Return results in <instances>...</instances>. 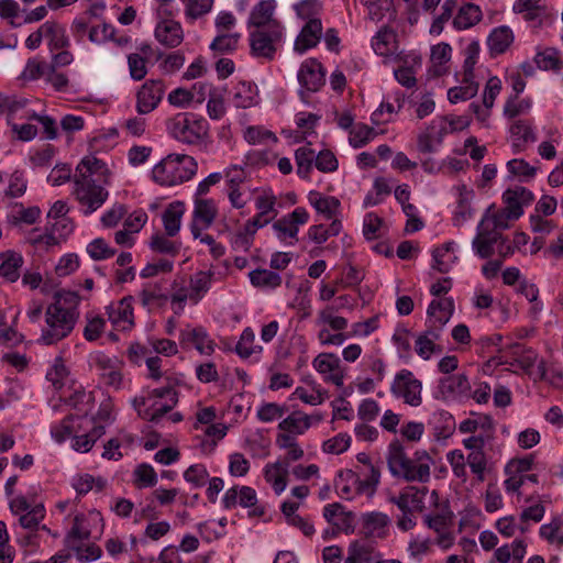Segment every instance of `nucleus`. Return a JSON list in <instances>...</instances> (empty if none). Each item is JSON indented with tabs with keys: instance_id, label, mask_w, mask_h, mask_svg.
I'll return each instance as SVG.
<instances>
[{
	"instance_id": "1",
	"label": "nucleus",
	"mask_w": 563,
	"mask_h": 563,
	"mask_svg": "<svg viewBox=\"0 0 563 563\" xmlns=\"http://www.w3.org/2000/svg\"><path fill=\"white\" fill-rule=\"evenodd\" d=\"M111 175L107 164L93 155L79 162L73 176L71 195L84 216L92 214L106 203Z\"/></svg>"
},
{
	"instance_id": "2",
	"label": "nucleus",
	"mask_w": 563,
	"mask_h": 563,
	"mask_svg": "<svg viewBox=\"0 0 563 563\" xmlns=\"http://www.w3.org/2000/svg\"><path fill=\"white\" fill-rule=\"evenodd\" d=\"M80 297L70 290H60L55 301L45 311V328L40 341L46 345L55 344L67 338L74 330L79 318Z\"/></svg>"
},
{
	"instance_id": "3",
	"label": "nucleus",
	"mask_w": 563,
	"mask_h": 563,
	"mask_svg": "<svg viewBox=\"0 0 563 563\" xmlns=\"http://www.w3.org/2000/svg\"><path fill=\"white\" fill-rule=\"evenodd\" d=\"M432 457L427 451H416L412 457H409L404 446L394 441L388 446L387 466L389 472L406 482L428 483L431 477Z\"/></svg>"
},
{
	"instance_id": "4",
	"label": "nucleus",
	"mask_w": 563,
	"mask_h": 563,
	"mask_svg": "<svg viewBox=\"0 0 563 563\" xmlns=\"http://www.w3.org/2000/svg\"><path fill=\"white\" fill-rule=\"evenodd\" d=\"M198 170L192 156L186 154H168L152 169L153 180L162 187H174L189 181Z\"/></svg>"
},
{
	"instance_id": "5",
	"label": "nucleus",
	"mask_w": 563,
	"mask_h": 563,
	"mask_svg": "<svg viewBox=\"0 0 563 563\" xmlns=\"http://www.w3.org/2000/svg\"><path fill=\"white\" fill-rule=\"evenodd\" d=\"M169 134L184 144L199 145L209 136V123L194 113H178L167 121Z\"/></svg>"
},
{
	"instance_id": "6",
	"label": "nucleus",
	"mask_w": 563,
	"mask_h": 563,
	"mask_svg": "<svg viewBox=\"0 0 563 563\" xmlns=\"http://www.w3.org/2000/svg\"><path fill=\"white\" fill-rule=\"evenodd\" d=\"M178 402V394L172 387L153 389L147 397L133 400V406L139 416L147 421L157 422L170 411Z\"/></svg>"
},
{
	"instance_id": "7",
	"label": "nucleus",
	"mask_w": 563,
	"mask_h": 563,
	"mask_svg": "<svg viewBox=\"0 0 563 563\" xmlns=\"http://www.w3.org/2000/svg\"><path fill=\"white\" fill-rule=\"evenodd\" d=\"M9 508L14 516L19 517L20 527L30 531V534L25 537V542L30 543L32 533L38 529L45 518L44 505L32 504L25 496L18 495L10 499Z\"/></svg>"
},
{
	"instance_id": "8",
	"label": "nucleus",
	"mask_w": 563,
	"mask_h": 563,
	"mask_svg": "<svg viewBox=\"0 0 563 563\" xmlns=\"http://www.w3.org/2000/svg\"><path fill=\"white\" fill-rule=\"evenodd\" d=\"M390 391L411 407H419L422 404V383L409 369H401L395 375Z\"/></svg>"
},
{
	"instance_id": "9",
	"label": "nucleus",
	"mask_w": 563,
	"mask_h": 563,
	"mask_svg": "<svg viewBox=\"0 0 563 563\" xmlns=\"http://www.w3.org/2000/svg\"><path fill=\"white\" fill-rule=\"evenodd\" d=\"M283 36L282 23H273L272 29H260L251 32L250 45L252 54L272 60L275 57L276 44Z\"/></svg>"
},
{
	"instance_id": "10",
	"label": "nucleus",
	"mask_w": 563,
	"mask_h": 563,
	"mask_svg": "<svg viewBox=\"0 0 563 563\" xmlns=\"http://www.w3.org/2000/svg\"><path fill=\"white\" fill-rule=\"evenodd\" d=\"M222 505L225 509H232L238 505L243 508H252L250 516L254 517H261L265 514V508L257 505L255 489L250 486H233L229 488L222 498Z\"/></svg>"
},
{
	"instance_id": "11",
	"label": "nucleus",
	"mask_w": 563,
	"mask_h": 563,
	"mask_svg": "<svg viewBox=\"0 0 563 563\" xmlns=\"http://www.w3.org/2000/svg\"><path fill=\"white\" fill-rule=\"evenodd\" d=\"M312 367L322 376L324 383L336 387L343 386L345 371L336 354L328 352L318 354L312 360Z\"/></svg>"
},
{
	"instance_id": "12",
	"label": "nucleus",
	"mask_w": 563,
	"mask_h": 563,
	"mask_svg": "<svg viewBox=\"0 0 563 563\" xmlns=\"http://www.w3.org/2000/svg\"><path fill=\"white\" fill-rule=\"evenodd\" d=\"M165 90L163 80H146L136 93V111L140 114H147L155 110L162 101Z\"/></svg>"
},
{
	"instance_id": "13",
	"label": "nucleus",
	"mask_w": 563,
	"mask_h": 563,
	"mask_svg": "<svg viewBox=\"0 0 563 563\" xmlns=\"http://www.w3.org/2000/svg\"><path fill=\"white\" fill-rule=\"evenodd\" d=\"M93 363L99 372L101 382L108 387L120 389L123 384V363L117 357H110L103 353L93 356Z\"/></svg>"
},
{
	"instance_id": "14",
	"label": "nucleus",
	"mask_w": 563,
	"mask_h": 563,
	"mask_svg": "<svg viewBox=\"0 0 563 563\" xmlns=\"http://www.w3.org/2000/svg\"><path fill=\"white\" fill-rule=\"evenodd\" d=\"M133 298L123 297L112 301L107 308L108 319L118 331H128L134 327Z\"/></svg>"
},
{
	"instance_id": "15",
	"label": "nucleus",
	"mask_w": 563,
	"mask_h": 563,
	"mask_svg": "<svg viewBox=\"0 0 563 563\" xmlns=\"http://www.w3.org/2000/svg\"><path fill=\"white\" fill-rule=\"evenodd\" d=\"M448 134H450V130L446 124V119H444V117L434 118L427 130L418 135V151L423 154L433 153Z\"/></svg>"
},
{
	"instance_id": "16",
	"label": "nucleus",
	"mask_w": 563,
	"mask_h": 563,
	"mask_svg": "<svg viewBox=\"0 0 563 563\" xmlns=\"http://www.w3.org/2000/svg\"><path fill=\"white\" fill-rule=\"evenodd\" d=\"M471 384L465 374H455L442 377L438 383V398L442 400H457L470 395Z\"/></svg>"
},
{
	"instance_id": "17",
	"label": "nucleus",
	"mask_w": 563,
	"mask_h": 563,
	"mask_svg": "<svg viewBox=\"0 0 563 563\" xmlns=\"http://www.w3.org/2000/svg\"><path fill=\"white\" fill-rule=\"evenodd\" d=\"M179 342L183 346L194 345L202 355L210 356L216 351V342L210 338L203 327L187 325L179 332Z\"/></svg>"
},
{
	"instance_id": "18",
	"label": "nucleus",
	"mask_w": 563,
	"mask_h": 563,
	"mask_svg": "<svg viewBox=\"0 0 563 563\" xmlns=\"http://www.w3.org/2000/svg\"><path fill=\"white\" fill-rule=\"evenodd\" d=\"M429 489L427 486L408 485L404 487L398 496H393L389 501L396 505L399 510H410L422 512L424 510V499Z\"/></svg>"
},
{
	"instance_id": "19",
	"label": "nucleus",
	"mask_w": 563,
	"mask_h": 563,
	"mask_svg": "<svg viewBox=\"0 0 563 563\" xmlns=\"http://www.w3.org/2000/svg\"><path fill=\"white\" fill-rule=\"evenodd\" d=\"M309 214L305 208H296L289 214L278 219L273 223V229L276 231L280 240L291 239L297 241L299 225L308 222Z\"/></svg>"
},
{
	"instance_id": "20",
	"label": "nucleus",
	"mask_w": 563,
	"mask_h": 563,
	"mask_svg": "<svg viewBox=\"0 0 563 563\" xmlns=\"http://www.w3.org/2000/svg\"><path fill=\"white\" fill-rule=\"evenodd\" d=\"M325 73L321 63L314 58L306 59L299 68L298 81L309 92H317L324 85Z\"/></svg>"
},
{
	"instance_id": "21",
	"label": "nucleus",
	"mask_w": 563,
	"mask_h": 563,
	"mask_svg": "<svg viewBox=\"0 0 563 563\" xmlns=\"http://www.w3.org/2000/svg\"><path fill=\"white\" fill-rule=\"evenodd\" d=\"M154 35L162 45L169 48L179 46L184 41L183 26L173 19L159 21L155 26Z\"/></svg>"
},
{
	"instance_id": "22",
	"label": "nucleus",
	"mask_w": 563,
	"mask_h": 563,
	"mask_svg": "<svg viewBox=\"0 0 563 563\" xmlns=\"http://www.w3.org/2000/svg\"><path fill=\"white\" fill-rule=\"evenodd\" d=\"M372 47L376 54L387 60H397L399 57L397 34L387 26L382 27L373 37Z\"/></svg>"
},
{
	"instance_id": "23",
	"label": "nucleus",
	"mask_w": 563,
	"mask_h": 563,
	"mask_svg": "<svg viewBox=\"0 0 563 563\" xmlns=\"http://www.w3.org/2000/svg\"><path fill=\"white\" fill-rule=\"evenodd\" d=\"M218 217V206L213 199L195 196L190 225L210 228Z\"/></svg>"
},
{
	"instance_id": "24",
	"label": "nucleus",
	"mask_w": 563,
	"mask_h": 563,
	"mask_svg": "<svg viewBox=\"0 0 563 563\" xmlns=\"http://www.w3.org/2000/svg\"><path fill=\"white\" fill-rule=\"evenodd\" d=\"M87 424H90V420L86 416H67L52 428L51 433L56 442L63 443L73 439L75 433L86 431Z\"/></svg>"
},
{
	"instance_id": "25",
	"label": "nucleus",
	"mask_w": 563,
	"mask_h": 563,
	"mask_svg": "<svg viewBox=\"0 0 563 563\" xmlns=\"http://www.w3.org/2000/svg\"><path fill=\"white\" fill-rule=\"evenodd\" d=\"M515 41L512 30L507 25L494 27L487 37V47L492 57L505 54Z\"/></svg>"
},
{
	"instance_id": "26",
	"label": "nucleus",
	"mask_w": 563,
	"mask_h": 563,
	"mask_svg": "<svg viewBox=\"0 0 563 563\" xmlns=\"http://www.w3.org/2000/svg\"><path fill=\"white\" fill-rule=\"evenodd\" d=\"M322 35L321 20L307 21L295 42V51L302 54L317 46Z\"/></svg>"
},
{
	"instance_id": "27",
	"label": "nucleus",
	"mask_w": 563,
	"mask_h": 563,
	"mask_svg": "<svg viewBox=\"0 0 563 563\" xmlns=\"http://www.w3.org/2000/svg\"><path fill=\"white\" fill-rule=\"evenodd\" d=\"M500 238L499 232H493L487 228V221H481L477 227V234L473 240V247L482 258H487L494 253V245Z\"/></svg>"
},
{
	"instance_id": "28",
	"label": "nucleus",
	"mask_w": 563,
	"mask_h": 563,
	"mask_svg": "<svg viewBox=\"0 0 563 563\" xmlns=\"http://www.w3.org/2000/svg\"><path fill=\"white\" fill-rule=\"evenodd\" d=\"M274 0H264L257 3L251 11L249 25L260 29H272L273 23H280L274 19L275 11Z\"/></svg>"
},
{
	"instance_id": "29",
	"label": "nucleus",
	"mask_w": 563,
	"mask_h": 563,
	"mask_svg": "<svg viewBox=\"0 0 563 563\" xmlns=\"http://www.w3.org/2000/svg\"><path fill=\"white\" fill-rule=\"evenodd\" d=\"M379 556L373 542L353 540L347 547L344 563H372Z\"/></svg>"
},
{
	"instance_id": "30",
	"label": "nucleus",
	"mask_w": 563,
	"mask_h": 563,
	"mask_svg": "<svg viewBox=\"0 0 563 563\" xmlns=\"http://www.w3.org/2000/svg\"><path fill=\"white\" fill-rule=\"evenodd\" d=\"M104 433L106 428L103 424H96L90 420L86 431L75 433L71 440V448L77 452L87 453Z\"/></svg>"
},
{
	"instance_id": "31",
	"label": "nucleus",
	"mask_w": 563,
	"mask_h": 563,
	"mask_svg": "<svg viewBox=\"0 0 563 563\" xmlns=\"http://www.w3.org/2000/svg\"><path fill=\"white\" fill-rule=\"evenodd\" d=\"M44 41L51 53L62 48H68L70 45L66 29L60 23L49 20L44 22Z\"/></svg>"
},
{
	"instance_id": "32",
	"label": "nucleus",
	"mask_w": 563,
	"mask_h": 563,
	"mask_svg": "<svg viewBox=\"0 0 563 563\" xmlns=\"http://www.w3.org/2000/svg\"><path fill=\"white\" fill-rule=\"evenodd\" d=\"M243 449L252 457L265 459L269 455L271 439L264 430L249 431L243 441Z\"/></svg>"
},
{
	"instance_id": "33",
	"label": "nucleus",
	"mask_w": 563,
	"mask_h": 563,
	"mask_svg": "<svg viewBox=\"0 0 563 563\" xmlns=\"http://www.w3.org/2000/svg\"><path fill=\"white\" fill-rule=\"evenodd\" d=\"M454 311V301L450 297L434 299L428 307V322L444 327Z\"/></svg>"
},
{
	"instance_id": "34",
	"label": "nucleus",
	"mask_w": 563,
	"mask_h": 563,
	"mask_svg": "<svg viewBox=\"0 0 563 563\" xmlns=\"http://www.w3.org/2000/svg\"><path fill=\"white\" fill-rule=\"evenodd\" d=\"M185 210L186 208L183 201H174L164 210L162 221L167 236H175L178 234Z\"/></svg>"
},
{
	"instance_id": "35",
	"label": "nucleus",
	"mask_w": 563,
	"mask_h": 563,
	"mask_svg": "<svg viewBox=\"0 0 563 563\" xmlns=\"http://www.w3.org/2000/svg\"><path fill=\"white\" fill-rule=\"evenodd\" d=\"M362 521L367 538L383 539L386 537V528L389 523L387 515L378 511L368 512L363 516Z\"/></svg>"
},
{
	"instance_id": "36",
	"label": "nucleus",
	"mask_w": 563,
	"mask_h": 563,
	"mask_svg": "<svg viewBox=\"0 0 563 563\" xmlns=\"http://www.w3.org/2000/svg\"><path fill=\"white\" fill-rule=\"evenodd\" d=\"M310 205L327 220L336 219L340 201L335 197L323 196L318 191H310L308 196Z\"/></svg>"
},
{
	"instance_id": "37",
	"label": "nucleus",
	"mask_w": 563,
	"mask_h": 563,
	"mask_svg": "<svg viewBox=\"0 0 563 563\" xmlns=\"http://www.w3.org/2000/svg\"><path fill=\"white\" fill-rule=\"evenodd\" d=\"M512 11L521 14L528 21H541L547 15V7L542 0H516L512 4Z\"/></svg>"
},
{
	"instance_id": "38",
	"label": "nucleus",
	"mask_w": 563,
	"mask_h": 563,
	"mask_svg": "<svg viewBox=\"0 0 563 563\" xmlns=\"http://www.w3.org/2000/svg\"><path fill=\"white\" fill-rule=\"evenodd\" d=\"M512 145L519 150L526 148L537 140L532 123L528 120H517L510 126Z\"/></svg>"
},
{
	"instance_id": "39",
	"label": "nucleus",
	"mask_w": 563,
	"mask_h": 563,
	"mask_svg": "<svg viewBox=\"0 0 563 563\" xmlns=\"http://www.w3.org/2000/svg\"><path fill=\"white\" fill-rule=\"evenodd\" d=\"M310 427L311 417L301 411H294L278 424L279 430L283 431L282 433H289L294 437L303 434Z\"/></svg>"
},
{
	"instance_id": "40",
	"label": "nucleus",
	"mask_w": 563,
	"mask_h": 563,
	"mask_svg": "<svg viewBox=\"0 0 563 563\" xmlns=\"http://www.w3.org/2000/svg\"><path fill=\"white\" fill-rule=\"evenodd\" d=\"M287 466L288 464L275 462L267 464L264 468V478L272 485L277 495L282 494L286 489L288 477Z\"/></svg>"
},
{
	"instance_id": "41",
	"label": "nucleus",
	"mask_w": 563,
	"mask_h": 563,
	"mask_svg": "<svg viewBox=\"0 0 563 563\" xmlns=\"http://www.w3.org/2000/svg\"><path fill=\"white\" fill-rule=\"evenodd\" d=\"M0 277L8 283H14L20 277V269L24 263L23 256L15 252H7L1 255Z\"/></svg>"
},
{
	"instance_id": "42",
	"label": "nucleus",
	"mask_w": 563,
	"mask_h": 563,
	"mask_svg": "<svg viewBox=\"0 0 563 563\" xmlns=\"http://www.w3.org/2000/svg\"><path fill=\"white\" fill-rule=\"evenodd\" d=\"M482 10L474 3H465L462 5L457 14L453 19V25L456 30H466L482 20Z\"/></svg>"
},
{
	"instance_id": "43",
	"label": "nucleus",
	"mask_w": 563,
	"mask_h": 563,
	"mask_svg": "<svg viewBox=\"0 0 563 563\" xmlns=\"http://www.w3.org/2000/svg\"><path fill=\"white\" fill-rule=\"evenodd\" d=\"M139 296L142 306L147 310L163 307L168 300L167 295L163 292L162 286L157 283L146 284Z\"/></svg>"
},
{
	"instance_id": "44",
	"label": "nucleus",
	"mask_w": 563,
	"mask_h": 563,
	"mask_svg": "<svg viewBox=\"0 0 563 563\" xmlns=\"http://www.w3.org/2000/svg\"><path fill=\"white\" fill-rule=\"evenodd\" d=\"M432 267L440 273H448L457 261L454 253V242H448L440 247H437L433 253Z\"/></svg>"
},
{
	"instance_id": "45",
	"label": "nucleus",
	"mask_w": 563,
	"mask_h": 563,
	"mask_svg": "<svg viewBox=\"0 0 563 563\" xmlns=\"http://www.w3.org/2000/svg\"><path fill=\"white\" fill-rule=\"evenodd\" d=\"M452 48L448 43H440L431 49V71L434 76L440 77L446 73L445 64L450 62Z\"/></svg>"
},
{
	"instance_id": "46",
	"label": "nucleus",
	"mask_w": 563,
	"mask_h": 563,
	"mask_svg": "<svg viewBox=\"0 0 563 563\" xmlns=\"http://www.w3.org/2000/svg\"><path fill=\"white\" fill-rule=\"evenodd\" d=\"M257 88L255 85L241 81L235 87L233 96L234 103L238 108L246 109L257 103Z\"/></svg>"
},
{
	"instance_id": "47",
	"label": "nucleus",
	"mask_w": 563,
	"mask_h": 563,
	"mask_svg": "<svg viewBox=\"0 0 563 563\" xmlns=\"http://www.w3.org/2000/svg\"><path fill=\"white\" fill-rule=\"evenodd\" d=\"M534 63L538 68L543 70L559 71L563 68V60L560 57V53L553 47H547L538 52L534 56Z\"/></svg>"
},
{
	"instance_id": "48",
	"label": "nucleus",
	"mask_w": 563,
	"mask_h": 563,
	"mask_svg": "<svg viewBox=\"0 0 563 563\" xmlns=\"http://www.w3.org/2000/svg\"><path fill=\"white\" fill-rule=\"evenodd\" d=\"M263 347L255 344V333L251 328H245L236 343L235 352L242 358H249L253 354H260Z\"/></svg>"
},
{
	"instance_id": "49",
	"label": "nucleus",
	"mask_w": 563,
	"mask_h": 563,
	"mask_svg": "<svg viewBox=\"0 0 563 563\" xmlns=\"http://www.w3.org/2000/svg\"><path fill=\"white\" fill-rule=\"evenodd\" d=\"M342 223L339 219H334L329 227L323 224L311 225L308 230V238L317 243H324L330 236H335L341 232Z\"/></svg>"
},
{
	"instance_id": "50",
	"label": "nucleus",
	"mask_w": 563,
	"mask_h": 563,
	"mask_svg": "<svg viewBox=\"0 0 563 563\" xmlns=\"http://www.w3.org/2000/svg\"><path fill=\"white\" fill-rule=\"evenodd\" d=\"M453 514L448 508H443L437 512L428 514L423 517L424 525L435 533L443 532L451 528Z\"/></svg>"
},
{
	"instance_id": "51",
	"label": "nucleus",
	"mask_w": 563,
	"mask_h": 563,
	"mask_svg": "<svg viewBox=\"0 0 563 563\" xmlns=\"http://www.w3.org/2000/svg\"><path fill=\"white\" fill-rule=\"evenodd\" d=\"M276 445L279 449L287 450L286 464L303 457V450L299 446L296 438L289 433H279L276 438Z\"/></svg>"
},
{
	"instance_id": "52",
	"label": "nucleus",
	"mask_w": 563,
	"mask_h": 563,
	"mask_svg": "<svg viewBox=\"0 0 563 563\" xmlns=\"http://www.w3.org/2000/svg\"><path fill=\"white\" fill-rule=\"evenodd\" d=\"M295 159L297 165V174L302 178H308L312 164L316 159V153L310 147V144L301 146L296 150Z\"/></svg>"
},
{
	"instance_id": "53",
	"label": "nucleus",
	"mask_w": 563,
	"mask_h": 563,
	"mask_svg": "<svg viewBox=\"0 0 563 563\" xmlns=\"http://www.w3.org/2000/svg\"><path fill=\"white\" fill-rule=\"evenodd\" d=\"M323 517L338 530L341 529L343 525L349 523L352 520V514L344 511V507L339 503L324 506Z\"/></svg>"
},
{
	"instance_id": "54",
	"label": "nucleus",
	"mask_w": 563,
	"mask_h": 563,
	"mask_svg": "<svg viewBox=\"0 0 563 563\" xmlns=\"http://www.w3.org/2000/svg\"><path fill=\"white\" fill-rule=\"evenodd\" d=\"M250 280L253 286L274 289L282 284L279 274L268 269H255L250 273Z\"/></svg>"
},
{
	"instance_id": "55",
	"label": "nucleus",
	"mask_w": 563,
	"mask_h": 563,
	"mask_svg": "<svg viewBox=\"0 0 563 563\" xmlns=\"http://www.w3.org/2000/svg\"><path fill=\"white\" fill-rule=\"evenodd\" d=\"M478 91V84L475 82L474 79L470 81H463V77L461 78V86L450 88L448 91V99L452 103H457L460 101H466L476 96Z\"/></svg>"
},
{
	"instance_id": "56",
	"label": "nucleus",
	"mask_w": 563,
	"mask_h": 563,
	"mask_svg": "<svg viewBox=\"0 0 563 563\" xmlns=\"http://www.w3.org/2000/svg\"><path fill=\"white\" fill-rule=\"evenodd\" d=\"M185 5V16L187 20L196 21L213 8L214 0H180Z\"/></svg>"
},
{
	"instance_id": "57",
	"label": "nucleus",
	"mask_w": 563,
	"mask_h": 563,
	"mask_svg": "<svg viewBox=\"0 0 563 563\" xmlns=\"http://www.w3.org/2000/svg\"><path fill=\"white\" fill-rule=\"evenodd\" d=\"M133 483L137 488L154 487L157 484V474L152 465L142 463L133 471Z\"/></svg>"
},
{
	"instance_id": "58",
	"label": "nucleus",
	"mask_w": 563,
	"mask_h": 563,
	"mask_svg": "<svg viewBox=\"0 0 563 563\" xmlns=\"http://www.w3.org/2000/svg\"><path fill=\"white\" fill-rule=\"evenodd\" d=\"M457 189L460 195L454 220L457 224H461L472 217L471 199L473 191L468 190L465 185L459 186Z\"/></svg>"
},
{
	"instance_id": "59",
	"label": "nucleus",
	"mask_w": 563,
	"mask_h": 563,
	"mask_svg": "<svg viewBox=\"0 0 563 563\" xmlns=\"http://www.w3.org/2000/svg\"><path fill=\"white\" fill-rule=\"evenodd\" d=\"M187 299L194 300L190 287L186 286L184 278L175 279L172 284L170 301L173 305H177L176 313L183 311Z\"/></svg>"
},
{
	"instance_id": "60",
	"label": "nucleus",
	"mask_w": 563,
	"mask_h": 563,
	"mask_svg": "<svg viewBox=\"0 0 563 563\" xmlns=\"http://www.w3.org/2000/svg\"><path fill=\"white\" fill-rule=\"evenodd\" d=\"M376 135L373 128L358 123L354 125L349 135V142L354 148H360L371 142Z\"/></svg>"
},
{
	"instance_id": "61",
	"label": "nucleus",
	"mask_w": 563,
	"mask_h": 563,
	"mask_svg": "<svg viewBox=\"0 0 563 563\" xmlns=\"http://www.w3.org/2000/svg\"><path fill=\"white\" fill-rule=\"evenodd\" d=\"M239 40V33H219L210 44V48L220 54L230 53L238 47Z\"/></svg>"
},
{
	"instance_id": "62",
	"label": "nucleus",
	"mask_w": 563,
	"mask_h": 563,
	"mask_svg": "<svg viewBox=\"0 0 563 563\" xmlns=\"http://www.w3.org/2000/svg\"><path fill=\"white\" fill-rule=\"evenodd\" d=\"M317 322L319 324H328L339 333L347 328V320L344 317L334 316V308L331 306L319 311Z\"/></svg>"
},
{
	"instance_id": "63",
	"label": "nucleus",
	"mask_w": 563,
	"mask_h": 563,
	"mask_svg": "<svg viewBox=\"0 0 563 563\" xmlns=\"http://www.w3.org/2000/svg\"><path fill=\"white\" fill-rule=\"evenodd\" d=\"M211 273L200 271L190 278V290L194 301L197 302L208 291L211 284Z\"/></svg>"
},
{
	"instance_id": "64",
	"label": "nucleus",
	"mask_w": 563,
	"mask_h": 563,
	"mask_svg": "<svg viewBox=\"0 0 563 563\" xmlns=\"http://www.w3.org/2000/svg\"><path fill=\"white\" fill-rule=\"evenodd\" d=\"M540 536L544 540H547L551 544H555L558 547L563 545V531H562V521L560 519H554L551 522L541 526Z\"/></svg>"
}]
</instances>
